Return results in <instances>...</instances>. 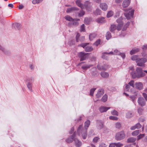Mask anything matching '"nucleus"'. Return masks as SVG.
<instances>
[{"instance_id":"ea45409f","label":"nucleus","mask_w":147,"mask_h":147,"mask_svg":"<svg viewBox=\"0 0 147 147\" xmlns=\"http://www.w3.org/2000/svg\"><path fill=\"white\" fill-rule=\"evenodd\" d=\"M138 56L137 55H134L132 56L131 58V59L133 61H135L136 62L138 59Z\"/></svg>"},{"instance_id":"9b49d317","label":"nucleus","mask_w":147,"mask_h":147,"mask_svg":"<svg viewBox=\"0 0 147 147\" xmlns=\"http://www.w3.org/2000/svg\"><path fill=\"white\" fill-rule=\"evenodd\" d=\"M76 136V134L74 132L72 135L69 136L66 140V142L68 143H71L72 142L73 140H74V139L75 138Z\"/></svg>"},{"instance_id":"20e7f679","label":"nucleus","mask_w":147,"mask_h":147,"mask_svg":"<svg viewBox=\"0 0 147 147\" xmlns=\"http://www.w3.org/2000/svg\"><path fill=\"white\" fill-rule=\"evenodd\" d=\"M125 134L124 131H121L117 133L115 136V139L117 141H120L123 139L125 137Z\"/></svg>"},{"instance_id":"a19ab883","label":"nucleus","mask_w":147,"mask_h":147,"mask_svg":"<svg viewBox=\"0 0 147 147\" xmlns=\"http://www.w3.org/2000/svg\"><path fill=\"white\" fill-rule=\"evenodd\" d=\"M107 95L106 94H105L102 98V101L104 102H106L107 101Z\"/></svg>"},{"instance_id":"ddd939ff","label":"nucleus","mask_w":147,"mask_h":147,"mask_svg":"<svg viewBox=\"0 0 147 147\" xmlns=\"http://www.w3.org/2000/svg\"><path fill=\"white\" fill-rule=\"evenodd\" d=\"M104 93V90L102 89H100L98 90L97 94H96V97L97 98H100Z\"/></svg>"},{"instance_id":"4be33fe9","label":"nucleus","mask_w":147,"mask_h":147,"mask_svg":"<svg viewBox=\"0 0 147 147\" xmlns=\"http://www.w3.org/2000/svg\"><path fill=\"white\" fill-rule=\"evenodd\" d=\"M12 27L15 29L20 30L21 27V25L19 23H15L13 24Z\"/></svg>"},{"instance_id":"72a5a7b5","label":"nucleus","mask_w":147,"mask_h":147,"mask_svg":"<svg viewBox=\"0 0 147 147\" xmlns=\"http://www.w3.org/2000/svg\"><path fill=\"white\" fill-rule=\"evenodd\" d=\"M93 50V49L91 47L88 46H87L85 49V51L86 52H90Z\"/></svg>"},{"instance_id":"e2e57ef3","label":"nucleus","mask_w":147,"mask_h":147,"mask_svg":"<svg viewBox=\"0 0 147 147\" xmlns=\"http://www.w3.org/2000/svg\"><path fill=\"white\" fill-rule=\"evenodd\" d=\"M144 118L142 117L139 118L138 119V121L140 122H144Z\"/></svg>"},{"instance_id":"a211bd4d","label":"nucleus","mask_w":147,"mask_h":147,"mask_svg":"<svg viewBox=\"0 0 147 147\" xmlns=\"http://www.w3.org/2000/svg\"><path fill=\"white\" fill-rule=\"evenodd\" d=\"M136 88L139 90H141L143 88V84L140 82L136 83L135 84Z\"/></svg>"},{"instance_id":"de8ad7c7","label":"nucleus","mask_w":147,"mask_h":147,"mask_svg":"<svg viewBox=\"0 0 147 147\" xmlns=\"http://www.w3.org/2000/svg\"><path fill=\"white\" fill-rule=\"evenodd\" d=\"M85 14V12L82 10L80 11V13H78V16L79 17H81L84 16Z\"/></svg>"},{"instance_id":"37998d69","label":"nucleus","mask_w":147,"mask_h":147,"mask_svg":"<svg viewBox=\"0 0 147 147\" xmlns=\"http://www.w3.org/2000/svg\"><path fill=\"white\" fill-rule=\"evenodd\" d=\"M113 14V12L112 11H109L107 14V18H109L112 16Z\"/></svg>"},{"instance_id":"13d9d810","label":"nucleus","mask_w":147,"mask_h":147,"mask_svg":"<svg viewBox=\"0 0 147 147\" xmlns=\"http://www.w3.org/2000/svg\"><path fill=\"white\" fill-rule=\"evenodd\" d=\"M115 144L116 147H121L123 146V144L120 142L115 143Z\"/></svg>"},{"instance_id":"cd10ccee","label":"nucleus","mask_w":147,"mask_h":147,"mask_svg":"<svg viewBox=\"0 0 147 147\" xmlns=\"http://www.w3.org/2000/svg\"><path fill=\"white\" fill-rule=\"evenodd\" d=\"M100 75L102 77L105 78H107L109 76L108 73L105 71L101 72Z\"/></svg>"},{"instance_id":"f3484780","label":"nucleus","mask_w":147,"mask_h":147,"mask_svg":"<svg viewBox=\"0 0 147 147\" xmlns=\"http://www.w3.org/2000/svg\"><path fill=\"white\" fill-rule=\"evenodd\" d=\"M131 0H124L122 3V6L124 7H127L129 5Z\"/></svg>"},{"instance_id":"f704fd0d","label":"nucleus","mask_w":147,"mask_h":147,"mask_svg":"<svg viewBox=\"0 0 147 147\" xmlns=\"http://www.w3.org/2000/svg\"><path fill=\"white\" fill-rule=\"evenodd\" d=\"M96 35L95 34H92L89 35V39L90 40H92L96 37Z\"/></svg>"},{"instance_id":"c9c22d12","label":"nucleus","mask_w":147,"mask_h":147,"mask_svg":"<svg viewBox=\"0 0 147 147\" xmlns=\"http://www.w3.org/2000/svg\"><path fill=\"white\" fill-rule=\"evenodd\" d=\"M5 54L8 55V50L5 47H3L1 50Z\"/></svg>"},{"instance_id":"0eeeda50","label":"nucleus","mask_w":147,"mask_h":147,"mask_svg":"<svg viewBox=\"0 0 147 147\" xmlns=\"http://www.w3.org/2000/svg\"><path fill=\"white\" fill-rule=\"evenodd\" d=\"M25 81L27 82L26 86L29 90L31 92H32V84L30 82H33L34 81V78H28L25 79Z\"/></svg>"},{"instance_id":"423d86ee","label":"nucleus","mask_w":147,"mask_h":147,"mask_svg":"<svg viewBox=\"0 0 147 147\" xmlns=\"http://www.w3.org/2000/svg\"><path fill=\"white\" fill-rule=\"evenodd\" d=\"M147 61V59L145 57L138 58L136 61L137 66L140 67L144 66L145 63Z\"/></svg>"},{"instance_id":"5701e85b","label":"nucleus","mask_w":147,"mask_h":147,"mask_svg":"<svg viewBox=\"0 0 147 147\" xmlns=\"http://www.w3.org/2000/svg\"><path fill=\"white\" fill-rule=\"evenodd\" d=\"M133 88H132L131 86L129 85L126 84L125 88L124 89L126 91L133 92Z\"/></svg>"},{"instance_id":"c85d7f7f","label":"nucleus","mask_w":147,"mask_h":147,"mask_svg":"<svg viewBox=\"0 0 147 147\" xmlns=\"http://www.w3.org/2000/svg\"><path fill=\"white\" fill-rule=\"evenodd\" d=\"M92 65H82L81 68L84 70H86L88 68H90L91 67Z\"/></svg>"},{"instance_id":"1a4fd4ad","label":"nucleus","mask_w":147,"mask_h":147,"mask_svg":"<svg viewBox=\"0 0 147 147\" xmlns=\"http://www.w3.org/2000/svg\"><path fill=\"white\" fill-rule=\"evenodd\" d=\"M96 127L98 129L100 130L104 127V123L102 121L100 120L96 121Z\"/></svg>"},{"instance_id":"39448f33","label":"nucleus","mask_w":147,"mask_h":147,"mask_svg":"<svg viewBox=\"0 0 147 147\" xmlns=\"http://www.w3.org/2000/svg\"><path fill=\"white\" fill-rule=\"evenodd\" d=\"M77 132L78 133L79 135L80 134H82L83 132V133L82 134V137L84 139H85L87 137V131L86 130H85L83 129V126L82 125H80L78 127Z\"/></svg>"},{"instance_id":"2eb2a0df","label":"nucleus","mask_w":147,"mask_h":147,"mask_svg":"<svg viewBox=\"0 0 147 147\" xmlns=\"http://www.w3.org/2000/svg\"><path fill=\"white\" fill-rule=\"evenodd\" d=\"M142 125L139 122L136 123L135 125L131 126L130 128L131 130H134L136 129H139L141 127Z\"/></svg>"},{"instance_id":"3c124183","label":"nucleus","mask_w":147,"mask_h":147,"mask_svg":"<svg viewBox=\"0 0 147 147\" xmlns=\"http://www.w3.org/2000/svg\"><path fill=\"white\" fill-rule=\"evenodd\" d=\"M99 138L98 137H94L93 140V142L94 143H97L98 140L99 139Z\"/></svg>"},{"instance_id":"338daca9","label":"nucleus","mask_w":147,"mask_h":147,"mask_svg":"<svg viewBox=\"0 0 147 147\" xmlns=\"http://www.w3.org/2000/svg\"><path fill=\"white\" fill-rule=\"evenodd\" d=\"M80 36V35L78 33H77L76 36V41L77 42H78L79 41V38Z\"/></svg>"},{"instance_id":"393cba45","label":"nucleus","mask_w":147,"mask_h":147,"mask_svg":"<svg viewBox=\"0 0 147 147\" xmlns=\"http://www.w3.org/2000/svg\"><path fill=\"white\" fill-rule=\"evenodd\" d=\"M117 29V26L115 25H111L110 28V30L112 32H114V31Z\"/></svg>"},{"instance_id":"79ce46f5","label":"nucleus","mask_w":147,"mask_h":147,"mask_svg":"<svg viewBox=\"0 0 147 147\" xmlns=\"http://www.w3.org/2000/svg\"><path fill=\"white\" fill-rule=\"evenodd\" d=\"M43 0H33L32 1V3L33 4H38L42 1Z\"/></svg>"},{"instance_id":"864d4df0","label":"nucleus","mask_w":147,"mask_h":147,"mask_svg":"<svg viewBox=\"0 0 147 147\" xmlns=\"http://www.w3.org/2000/svg\"><path fill=\"white\" fill-rule=\"evenodd\" d=\"M145 136L144 134H140L137 136V140H138L141 138H143Z\"/></svg>"},{"instance_id":"9d476101","label":"nucleus","mask_w":147,"mask_h":147,"mask_svg":"<svg viewBox=\"0 0 147 147\" xmlns=\"http://www.w3.org/2000/svg\"><path fill=\"white\" fill-rule=\"evenodd\" d=\"M138 102L139 105L142 107L144 106L146 104L145 100L142 97H140L138 98Z\"/></svg>"},{"instance_id":"052dcab7","label":"nucleus","mask_w":147,"mask_h":147,"mask_svg":"<svg viewBox=\"0 0 147 147\" xmlns=\"http://www.w3.org/2000/svg\"><path fill=\"white\" fill-rule=\"evenodd\" d=\"M89 22V20L87 18H85L84 20V23L86 24H88Z\"/></svg>"},{"instance_id":"69168bd1","label":"nucleus","mask_w":147,"mask_h":147,"mask_svg":"<svg viewBox=\"0 0 147 147\" xmlns=\"http://www.w3.org/2000/svg\"><path fill=\"white\" fill-rule=\"evenodd\" d=\"M115 127L117 128H119L121 127V124L119 123H117L115 124Z\"/></svg>"},{"instance_id":"4d7b16f0","label":"nucleus","mask_w":147,"mask_h":147,"mask_svg":"<svg viewBox=\"0 0 147 147\" xmlns=\"http://www.w3.org/2000/svg\"><path fill=\"white\" fill-rule=\"evenodd\" d=\"M109 118L110 119L114 120H117L118 119V118L117 117L113 116H111L109 117Z\"/></svg>"},{"instance_id":"a18cd8bd","label":"nucleus","mask_w":147,"mask_h":147,"mask_svg":"<svg viewBox=\"0 0 147 147\" xmlns=\"http://www.w3.org/2000/svg\"><path fill=\"white\" fill-rule=\"evenodd\" d=\"M113 53V55H119L120 54V52L117 49L115 50Z\"/></svg>"},{"instance_id":"c756f323","label":"nucleus","mask_w":147,"mask_h":147,"mask_svg":"<svg viewBox=\"0 0 147 147\" xmlns=\"http://www.w3.org/2000/svg\"><path fill=\"white\" fill-rule=\"evenodd\" d=\"M133 116V115L131 111H128L126 114V117L127 118H130Z\"/></svg>"},{"instance_id":"bf43d9fd","label":"nucleus","mask_w":147,"mask_h":147,"mask_svg":"<svg viewBox=\"0 0 147 147\" xmlns=\"http://www.w3.org/2000/svg\"><path fill=\"white\" fill-rule=\"evenodd\" d=\"M111 114L113 115H118V112L115 110H114L113 111L111 112Z\"/></svg>"},{"instance_id":"b1692460","label":"nucleus","mask_w":147,"mask_h":147,"mask_svg":"<svg viewBox=\"0 0 147 147\" xmlns=\"http://www.w3.org/2000/svg\"><path fill=\"white\" fill-rule=\"evenodd\" d=\"M140 49L138 48H135L132 49L130 52L131 55H133L139 51Z\"/></svg>"},{"instance_id":"603ef678","label":"nucleus","mask_w":147,"mask_h":147,"mask_svg":"<svg viewBox=\"0 0 147 147\" xmlns=\"http://www.w3.org/2000/svg\"><path fill=\"white\" fill-rule=\"evenodd\" d=\"M96 89V88H94L91 89L90 90V95L92 96L93 95Z\"/></svg>"},{"instance_id":"49530a36","label":"nucleus","mask_w":147,"mask_h":147,"mask_svg":"<svg viewBox=\"0 0 147 147\" xmlns=\"http://www.w3.org/2000/svg\"><path fill=\"white\" fill-rule=\"evenodd\" d=\"M89 44V43H83L81 44L80 45V46L83 47L84 49H85V48L86 47L87 45Z\"/></svg>"},{"instance_id":"6e6d98bb","label":"nucleus","mask_w":147,"mask_h":147,"mask_svg":"<svg viewBox=\"0 0 147 147\" xmlns=\"http://www.w3.org/2000/svg\"><path fill=\"white\" fill-rule=\"evenodd\" d=\"M80 31L81 32H85V25L84 24H82L81 26Z\"/></svg>"},{"instance_id":"4c0bfd02","label":"nucleus","mask_w":147,"mask_h":147,"mask_svg":"<svg viewBox=\"0 0 147 147\" xmlns=\"http://www.w3.org/2000/svg\"><path fill=\"white\" fill-rule=\"evenodd\" d=\"M65 18L66 20L69 21H72L74 20V19L68 15L65 16Z\"/></svg>"},{"instance_id":"774afa93","label":"nucleus","mask_w":147,"mask_h":147,"mask_svg":"<svg viewBox=\"0 0 147 147\" xmlns=\"http://www.w3.org/2000/svg\"><path fill=\"white\" fill-rule=\"evenodd\" d=\"M142 49L143 51H144L147 49V45H145L143 46Z\"/></svg>"},{"instance_id":"e433bc0d","label":"nucleus","mask_w":147,"mask_h":147,"mask_svg":"<svg viewBox=\"0 0 147 147\" xmlns=\"http://www.w3.org/2000/svg\"><path fill=\"white\" fill-rule=\"evenodd\" d=\"M140 132V130H135L134 131H133L131 135L132 136H137L138 135L139 133Z\"/></svg>"},{"instance_id":"f03ea898","label":"nucleus","mask_w":147,"mask_h":147,"mask_svg":"<svg viewBox=\"0 0 147 147\" xmlns=\"http://www.w3.org/2000/svg\"><path fill=\"white\" fill-rule=\"evenodd\" d=\"M136 72L132 71L131 73L132 77L134 79L136 78H140L144 77L145 75L143 72L142 69L139 67H137L136 68Z\"/></svg>"},{"instance_id":"0e129e2a","label":"nucleus","mask_w":147,"mask_h":147,"mask_svg":"<svg viewBox=\"0 0 147 147\" xmlns=\"http://www.w3.org/2000/svg\"><path fill=\"white\" fill-rule=\"evenodd\" d=\"M107 145L103 143H100L99 146V147H106Z\"/></svg>"},{"instance_id":"bb28decb","label":"nucleus","mask_w":147,"mask_h":147,"mask_svg":"<svg viewBox=\"0 0 147 147\" xmlns=\"http://www.w3.org/2000/svg\"><path fill=\"white\" fill-rule=\"evenodd\" d=\"M130 100H131L132 102L135 104V101L137 98V95H131L129 96Z\"/></svg>"},{"instance_id":"473e14b6","label":"nucleus","mask_w":147,"mask_h":147,"mask_svg":"<svg viewBox=\"0 0 147 147\" xmlns=\"http://www.w3.org/2000/svg\"><path fill=\"white\" fill-rule=\"evenodd\" d=\"M105 18L103 17H101L96 20V21L98 23H102L105 22Z\"/></svg>"},{"instance_id":"f257e3e1","label":"nucleus","mask_w":147,"mask_h":147,"mask_svg":"<svg viewBox=\"0 0 147 147\" xmlns=\"http://www.w3.org/2000/svg\"><path fill=\"white\" fill-rule=\"evenodd\" d=\"M76 3L77 5L82 9H85L88 11H90L92 9V4L88 1H86L84 4H82L79 0H77Z\"/></svg>"},{"instance_id":"7c9ffc66","label":"nucleus","mask_w":147,"mask_h":147,"mask_svg":"<svg viewBox=\"0 0 147 147\" xmlns=\"http://www.w3.org/2000/svg\"><path fill=\"white\" fill-rule=\"evenodd\" d=\"M90 121L88 120L85 122L84 123V127L86 129H87L90 124Z\"/></svg>"},{"instance_id":"7ed1b4c3","label":"nucleus","mask_w":147,"mask_h":147,"mask_svg":"<svg viewBox=\"0 0 147 147\" xmlns=\"http://www.w3.org/2000/svg\"><path fill=\"white\" fill-rule=\"evenodd\" d=\"M125 12L124 14L127 20H129L133 17L134 10L132 8L125 9Z\"/></svg>"},{"instance_id":"09e8293b","label":"nucleus","mask_w":147,"mask_h":147,"mask_svg":"<svg viewBox=\"0 0 147 147\" xmlns=\"http://www.w3.org/2000/svg\"><path fill=\"white\" fill-rule=\"evenodd\" d=\"M100 39H98L95 43H94V45L96 46H97L99 44H100Z\"/></svg>"},{"instance_id":"c03bdc74","label":"nucleus","mask_w":147,"mask_h":147,"mask_svg":"<svg viewBox=\"0 0 147 147\" xmlns=\"http://www.w3.org/2000/svg\"><path fill=\"white\" fill-rule=\"evenodd\" d=\"M106 36V38L107 40H108L111 37V33L109 32H107V33Z\"/></svg>"},{"instance_id":"2f4dec72","label":"nucleus","mask_w":147,"mask_h":147,"mask_svg":"<svg viewBox=\"0 0 147 147\" xmlns=\"http://www.w3.org/2000/svg\"><path fill=\"white\" fill-rule=\"evenodd\" d=\"M136 140V138L133 137H131L129 138L127 140L128 143H132L134 142Z\"/></svg>"},{"instance_id":"f8f14e48","label":"nucleus","mask_w":147,"mask_h":147,"mask_svg":"<svg viewBox=\"0 0 147 147\" xmlns=\"http://www.w3.org/2000/svg\"><path fill=\"white\" fill-rule=\"evenodd\" d=\"M88 53H85L83 52H81L78 53V56L80 58L81 61L85 60L86 58V55Z\"/></svg>"},{"instance_id":"4468645a","label":"nucleus","mask_w":147,"mask_h":147,"mask_svg":"<svg viewBox=\"0 0 147 147\" xmlns=\"http://www.w3.org/2000/svg\"><path fill=\"white\" fill-rule=\"evenodd\" d=\"M78 9L77 7H73L67 8L66 10V12L68 13H70L74 11H77Z\"/></svg>"},{"instance_id":"8fccbe9b","label":"nucleus","mask_w":147,"mask_h":147,"mask_svg":"<svg viewBox=\"0 0 147 147\" xmlns=\"http://www.w3.org/2000/svg\"><path fill=\"white\" fill-rule=\"evenodd\" d=\"M134 81L133 80H131L130 82H129L128 85H129L130 86H131L132 88H134Z\"/></svg>"},{"instance_id":"412c9836","label":"nucleus","mask_w":147,"mask_h":147,"mask_svg":"<svg viewBox=\"0 0 147 147\" xmlns=\"http://www.w3.org/2000/svg\"><path fill=\"white\" fill-rule=\"evenodd\" d=\"M100 7L102 10L104 11H106L108 8L107 5L105 3H100Z\"/></svg>"},{"instance_id":"5fc2aeb1","label":"nucleus","mask_w":147,"mask_h":147,"mask_svg":"<svg viewBox=\"0 0 147 147\" xmlns=\"http://www.w3.org/2000/svg\"><path fill=\"white\" fill-rule=\"evenodd\" d=\"M129 24V22H127L126 24L124 25L123 28L122 30H125L128 27Z\"/></svg>"},{"instance_id":"aec40b11","label":"nucleus","mask_w":147,"mask_h":147,"mask_svg":"<svg viewBox=\"0 0 147 147\" xmlns=\"http://www.w3.org/2000/svg\"><path fill=\"white\" fill-rule=\"evenodd\" d=\"M74 141L75 142V145L76 147H80L82 145V142L80 141L77 138H75L74 139Z\"/></svg>"},{"instance_id":"dca6fc26","label":"nucleus","mask_w":147,"mask_h":147,"mask_svg":"<svg viewBox=\"0 0 147 147\" xmlns=\"http://www.w3.org/2000/svg\"><path fill=\"white\" fill-rule=\"evenodd\" d=\"M110 107H107L103 106L100 107L99 108V110L100 112L102 113L104 112H106L108 110L110 109Z\"/></svg>"},{"instance_id":"6ab92c4d","label":"nucleus","mask_w":147,"mask_h":147,"mask_svg":"<svg viewBox=\"0 0 147 147\" xmlns=\"http://www.w3.org/2000/svg\"><path fill=\"white\" fill-rule=\"evenodd\" d=\"M113 52L111 51L109 52H105L103 53H102V58L105 59H107L108 57L106 55H111V54H113Z\"/></svg>"},{"instance_id":"6e6552de","label":"nucleus","mask_w":147,"mask_h":147,"mask_svg":"<svg viewBox=\"0 0 147 147\" xmlns=\"http://www.w3.org/2000/svg\"><path fill=\"white\" fill-rule=\"evenodd\" d=\"M123 18L121 17L117 20V22L118 23L117 27V29L119 31L121 30L122 27L123 26Z\"/></svg>"},{"instance_id":"58836bf2","label":"nucleus","mask_w":147,"mask_h":147,"mask_svg":"<svg viewBox=\"0 0 147 147\" xmlns=\"http://www.w3.org/2000/svg\"><path fill=\"white\" fill-rule=\"evenodd\" d=\"M101 13V11L99 9H97L94 12V13L96 15H100Z\"/></svg>"},{"instance_id":"a878e982","label":"nucleus","mask_w":147,"mask_h":147,"mask_svg":"<svg viewBox=\"0 0 147 147\" xmlns=\"http://www.w3.org/2000/svg\"><path fill=\"white\" fill-rule=\"evenodd\" d=\"M97 67L98 69L100 70H105L107 69L106 65H105L101 66H100V65H98Z\"/></svg>"},{"instance_id":"680f3d73","label":"nucleus","mask_w":147,"mask_h":147,"mask_svg":"<svg viewBox=\"0 0 147 147\" xmlns=\"http://www.w3.org/2000/svg\"><path fill=\"white\" fill-rule=\"evenodd\" d=\"M143 111V109L141 108H139L138 109V112L140 115H141Z\"/></svg>"}]
</instances>
